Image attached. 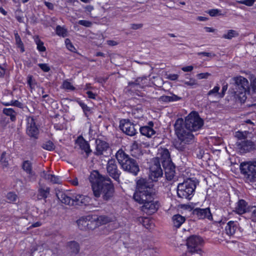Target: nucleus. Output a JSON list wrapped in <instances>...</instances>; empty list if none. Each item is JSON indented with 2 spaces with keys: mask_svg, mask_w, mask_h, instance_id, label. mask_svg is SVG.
<instances>
[{
  "mask_svg": "<svg viewBox=\"0 0 256 256\" xmlns=\"http://www.w3.org/2000/svg\"><path fill=\"white\" fill-rule=\"evenodd\" d=\"M42 250V245L38 244H32L30 249L32 252H34L36 251L41 252Z\"/></svg>",
  "mask_w": 256,
  "mask_h": 256,
  "instance_id": "a18cd8bd",
  "label": "nucleus"
},
{
  "mask_svg": "<svg viewBox=\"0 0 256 256\" xmlns=\"http://www.w3.org/2000/svg\"><path fill=\"white\" fill-rule=\"evenodd\" d=\"M85 9L88 12H90L94 10V7L92 6H88L85 8Z\"/></svg>",
  "mask_w": 256,
  "mask_h": 256,
  "instance_id": "774afa93",
  "label": "nucleus"
},
{
  "mask_svg": "<svg viewBox=\"0 0 256 256\" xmlns=\"http://www.w3.org/2000/svg\"><path fill=\"white\" fill-rule=\"evenodd\" d=\"M172 220L174 226L178 228L185 222L186 218L184 216L177 214L172 216Z\"/></svg>",
  "mask_w": 256,
  "mask_h": 256,
  "instance_id": "c85d7f7f",
  "label": "nucleus"
},
{
  "mask_svg": "<svg viewBox=\"0 0 256 256\" xmlns=\"http://www.w3.org/2000/svg\"><path fill=\"white\" fill-rule=\"evenodd\" d=\"M210 76V74L208 72L206 73H200L197 75V77L199 79L207 78L208 76Z\"/></svg>",
  "mask_w": 256,
  "mask_h": 256,
  "instance_id": "5fc2aeb1",
  "label": "nucleus"
},
{
  "mask_svg": "<svg viewBox=\"0 0 256 256\" xmlns=\"http://www.w3.org/2000/svg\"><path fill=\"white\" fill-rule=\"evenodd\" d=\"M196 184L191 179L187 180L178 186L177 194L179 198L190 200L194 195Z\"/></svg>",
  "mask_w": 256,
  "mask_h": 256,
  "instance_id": "423d86ee",
  "label": "nucleus"
},
{
  "mask_svg": "<svg viewBox=\"0 0 256 256\" xmlns=\"http://www.w3.org/2000/svg\"><path fill=\"white\" fill-rule=\"evenodd\" d=\"M256 0H243L238 2V3L250 6L253 5Z\"/></svg>",
  "mask_w": 256,
  "mask_h": 256,
  "instance_id": "49530a36",
  "label": "nucleus"
},
{
  "mask_svg": "<svg viewBox=\"0 0 256 256\" xmlns=\"http://www.w3.org/2000/svg\"><path fill=\"white\" fill-rule=\"evenodd\" d=\"M198 54L202 55V56H211L212 55L211 53L206 52H200V53H198Z\"/></svg>",
  "mask_w": 256,
  "mask_h": 256,
  "instance_id": "e2e57ef3",
  "label": "nucleus"
},
{
  "mask_svg": "<svg viewBox=\"0 0 256 256\" xmlns=\"http://www.w3.org/2000/svg\"><path fill=\"white\" fill-rule=\"evenodd\" d=\"M204 122L198 114L195 112H191L185 118V124L182 118L176 120L174 124L176 134L178 138L184 144L191 142L194 138L192 132L199 130L203 126Z\"/></svg>",
  "mask_w": 256,
  "mask_h": 256,
  "instance_id": "f257e3e1",
  "label": "nucleus"
},
{
  "mask_svg": "<svg viewBox=\"0 0 256 256\" xmlns=\"http://www.w3.org/2000/svg\"><path fill=\"white\" fill-rule=\"evenodd\" d=\"M50 194V188L40 185L38 190V199L46 198Z\"/></svg>",
  "mask_w": 256,
  "mask_h": 256,
  "instance_id": "bb28decb",
  "label": "nucleus"
},
{
  "mask_svg": "<svg viewBox=\"0 0 256 256\" xmlns=\"http://www.w3.org/2000/svg\"><path fill=\"white\" fill-rule=\"evenodd\" d=\"M96 148L95 154L96 155L103 154L108 148V144L106 142L100 140H96Z\"/></svg>",
  "mask_w": 256,
  "mask_h": 256,
  "instance_id": "aec40b11",
  "label": "nucleus"
},
{
  "mask_svg": "<svg viewBox=\"0 0 256 256\" xmlns=\"http://www.w3.org/2000/svg\"><path fill=\"white\" fill-rule=\"evenodd\" d=\"M78 23L86 27H90L92 25V22L86 20H80L78 21Z\"/></svg>",
  "mask_w": 256,
  "mask_h": 256,
  "instance_id": "09e8293b",
  "label": "nucleus"
},
{
  "mask_svg": "<svg viewBox=\"0 0 256 256\" xmlns=\"http://www.w3.org/2000/svg\"><path fill=\"white\" fill-rule=\"evenodd\" d=\"M165 170V174L166 179L171 180L173 178L175 174V167L172 162L164 163L162 164Z\"/></svg>",
  "mask_w": 256,
  "mask_h": 256,
  "instance_id": "a211bd4d",
  "label": "nucleus"
},
{
  "mask_svg": "<svg viewBox=\"0 0 256 256\" xmlns=\"http://www.w3.org/2000/svg\"><path fill=\"white\" fill-rule=\"evenodd\" d=\"M220 11L218 10V9H212L211 10H210L208 12V14L212 16H214L218 15H219V12Z\"/></svg>",
  "mask_w": 256,
  "mask_h": 256,
  "instance_id": "603ef678",
  "label": "nucleus"
},
{
  "mask_svg": "<svg viewBox=\"0 0 256 256\" xmlns=\"http://www.w3.org/2000/svg\"><path fill=\"white\" fill-rule=\"evenodd\" d=\"M56 34L59 36L62 37L67 36L68 31L64 27L60 26H58L56 28Z\"/></svg>",
  "mask_w": 256,
  "mask_h": 256,
  "instance_id": "c9c22d12",
  "label": "nucleus"
},
{
  "mask_svg": "<svg viewBox=\"0 0 256 256\" xmlns=\"http://www.w3.org/2000/svg\"><path fill=\"white\" fill-rule=\"evenodd\" d=\"M232 80L234 86L231 90L232 94H234L236 100L240 102H244L246 99V94L250 93L248 80L242 76L234 77Z\"/></svg>",
  "mask_w": 256,
  "mask_h": 256,
  "instance_id": "20e7f679",
  "label": "nucleus"
},
{
  "mask_svg": "<svg viewBox=\"0 0 256 256\" xmlns=\"http://www.w3.org/2000/svg\"><path fill=\"white\" fill-rule=\"evenodd\" d=\"M120 128L124 132L130 136H133L136 133V130L134 126L128 120H121Z\"/></svg>",
  "mask_w": 256,
  "mask_h": 256,
  "instance_id": "9b49d317",
  "label": "nucleus"
},
{
  "mask_svg": "<svg viewBox=\"0 0 256 256\" xmlns=\"http://www.w3.org/2000/svg\"><path fill=\"white\" fill-rule=\"evenodd\" d=\"M58 199L62 202L67 205H74V196L72 198V194L68 192H60L57 194Z\"/></svg>",
  "mask_w": 256,
  "mask_h": 256,
  "instance_id": "2eb2a0df",
  "label": "nucleus"
},
{
  "mask_svg": "<svg viewBox=\"0 0 256 256\" xmlns=\"http://www.w3.org/2000/svg\"><path fill=\"white\" fill-rule=\"evenodd\" d=\"M14 37L18 46L22 52H24V45L18 33L14 34Z\"/></svg>",
  "mask_w": 256,
  "mask_h": 256,
  "instance_id": "e433bc0d",
  "label": "nucleus"
},
{
  "mask_svg": "<svg viewBox=\"0 0 256 256\" xmlns=\"http://www.w3.org/2000/svg\"><path fill=\"white\" fill-rule=\"evenodd\" d=\"M250 88L253 92H256V78L251 81Z\"/></svg>",
  "mask_w": 256,
  "mask_h": 256,
  "instance_id": "864d4df0",
  "label": "nucleus"
},
{
  "mask_svg": "<svg viewBox=\"0 0 256 256\" xmlns=\"http://www.w3.org/2000/svg\"><path fill=\"white\" fill-rule=\"evenodd\" d=\"M2 104L5 106H14L18 107H21L22 106V103L18 102V100H11L10 102H2Z\"/></svg>",
  "mask_w": 256,
  "mask_h": 256,
  "instance_id": "37998d69",
  "label": "nucleus"
},
{
  "mask_svg": "<svg viewBox=\"0 0 256 256\" xmlns=\"http://www.w3.org/2000/svg\"><path fill=\"white\" fill-rule=\"evenodd\" d=\"M65 44H66V48L69 50H70V52H76V48L74 46V45L72 44V43L71 42L70 40L69 39H68V38L66 39Z\"/></svg>",
  "mask_w": 256,
  "mask_h": 256,
  "instance_id": "ea45409f",
  "label": "nucleus"
},
{
  "mask_svg": "<svg viewBox=\"0 0 256 256\" xmlns=\"http://www.w3.org/2000/svg\"><path fill=\"white\" fill-rule=\"evenodd\" d=\"M248 210V208L247 206V204L246 202L243 200H240L235 208L236 212L239 214H242L247 212Z\"/></svg>",
  "mask_w": 256,
  "mask_h": 256,
  "instance_id": "a878e982",
  "label": "nucleus"
},
{
  "mask_svg": "<svg viewBox=\"0 0 256 256\" xmlns=\"http://www.w3.org/2000/svg\"><path fill=\"white\" fill-rule=\"evenodd\" d=\"M40 176L42 177L52 184H60L62 182L61 178L59 176L48 174L45 171H43L41 173Z\"/></svg>",
  "mask_w": 256,
  "mask_h": 256,
  "instance_id": "412c9836",
  "label": "nucleus"
},
{
  "mask_svg": "<svg viewBox=\"0 0 256 256\" xmlns=\"http://www.w3.org/2000/svg\"><path fill=\"white\" fill-rule=\"evenodd\" d=\"M68 247L72 252H78L79 250L78 244L74 241H72L68 244Z\"/></svg>",
  "mask_w": 256,
  "mask_h": 256,
  "instance_id": "f704fd0d",
  "label": "nucleus"
},
{
  "mask_svg": "<svg viewBox=\"0 0 256 256\" xmlns=\"http://www.w3.org/2000/svg\"><path fill=\"white\" fill-rule=\"evenodd\" d=\"M34 40L36 44V48L40 52H44L46 50V47L44 46V42L40 40L38 36L34 37Z\"/></svg>",
  "mask_w": 256,
  "mask_h": 256,
  "instance_id": "473e14b6",
  "label": "nucleus"
},
{
  "mask_svg": "<svg viewBox=\"0 0 256 256\" xmlns=\"http://www.w3.org/2000/svg\"><path fill=\"white\" fill-rule=\"evenodd\" d=\"M227 88H228V86L226 85L223 86V87L222 88V92H220V94H223V96H224L225 92H226V90H227Z\"/></svg>",
  "mask_w": 256,
  "mask_h": 256,
  "instance_id": "338daca9",
  "label": "nucleus"
},
{
  "mask_svg": "<svg viewBox=\"0 0 256 256\" xmlns=\"http://www.w3.org/2000/svg\"><path fill=\"white\" fill-rule=\"evenodd\" d=\"M180 99V97L174 94L170 96H162L160 98V100L166 102L178 101Z\"/></svg>",
  "mask_w": 256,
  "mask_h": 256,
  "instance_id": "7c9ffc66",
  "label": "nucleus"
},
{
  "mask_svg": "<svg viewBox=\"0 0 256 256\" xmlns=\"http://www.w3.org/2000/svg\"><path fill=\"white\" fill-rule=\"evenodd\" d=\"M153 123L152 122H149L148 126H144L140 128V133L148 137L152 136L154 134L155 131L152 128Z\"/></svg>",
  "mask_w": 256,
  "mask_h": 256,
  "instance_id": "b1692460",
  "label": "nucleus"
},
{
  "mask_svg": "<svg viewBox=\"0 0 256 256\" xmlns=\"http://www.w3.org/2000/svg\"><path fill=\"white\" fill-rule=\"evenodd\" d=\"M86 94H88V96L89 98H92V99H95L96 95L95 94L93 93L92 92L90 91H88L86 92Z\"/></svg>",
  "mask_w": 256,
  "mask_h": 256,
  "instance_id": "bf43d9fd",
  "label": "nucleus"
},
{
  "mask_svg": "<svg viewBox=\"0 0 256 256\" xmlns=\"http://www.w3.org/2000/svg\"><path fill=\"white\" fill-rule=\"evenodd\" d=\"M39 67L44 72H48L50 70V68L46 64H39Z\"/></svg>",
  "mask_w": 256,
  "mask_h": 256,
  "instance_id": "de8ad7c7",
  "label": "nucleus"
},
{
  "mask_svg": "<svg viewBox=\"0 0 256 256\" xmlns=\"http://www.w3.org/2000/svg\"><path fill=\"white\" fill-rule=\"evenodd\" d=\"M3 112L7 116H10L12 120H14L15 117V112L13 109L11 108H4L3 110Z\"/></svg>",
  "mask_w": 256,
  "mask_h": 256,
  "instance_id": "4c0bfd02",
  "label": "nucleus"
},
{
  "mask_svg": "<svg viewBox=\"0 0 256 256\" xmlns=\"http://www.w3.org/2000/svg\"><path fill=\"white\" fill-rule=\"evenodd\" d=\"M236 145L241 153H246L256 149L255 143L251 140H244L237 142Z\"/></svg>",
  "mask_w": 256,
  "mask_h": 256,
  "instance_id": "f8f14e48",
  "label": "nucleus"
},
{
  "mask_svg": "<svg viewBox=\"0 0 256 256\" xmlns=\"http://www.w3.org/2000/svg\"><path fill=\"white\" fill-rule=\"evenodd\" d=\"M163 172L160 167V161L156 158L152 160L150 168L149 176L152 181H158L162 176Z\"/></svg>",
  "mask_w": 256,
  "mask_h": 256,
  "instance_id": "1a4fd4ad",
  "label": "nucleus"
},
{
  "mask_svg": "<svg viewBox=\"0 0 256 256\" xmlns=\"http://www.w3.org/2000/svg\"><path fill=\"white\" fill-rule=\"evenodd\" d=\"M142 24H131V28L134 30H138L142 27Z\"/></svg>",
  "mask_w": 256,
  "mask_h": 256,
  "instance_id": "052dcab7",
  "label": "nucleus"
},
{
  "mask_svg": "<svg viewBox=\"0 0 256 256\" xmlns=\"http://www.w3.org/2000/svg\"><path fill=\"white\" fill-rule=\"evenodd\" d=\"M238 223L236 222H229L225 228L226 234L228 236L234 234L238 229Z\"/></svg>",
  "mask_w": 256,
  "mask_h": 256,
  "instance_id": "5701e85b",
  "label": "nucleus"
},
{
  "mask_svg": "<svg viewBox=\"0 0 256 256\" xmlns=\"http://www.w3.org/2000/svg\"><path fill=\"white\" fill-rule=\"evenodd\" d=\"M184 84L188 86H193L196 84V81L194 79H190L189 80L185 81Z\"/></svg>",
  "mask_w": 256,
  "mask_h": 256,
  "instance_id": "6e6d98bb",
  "label": "nucleus"
},
{
  "mask_svg": "<svg viewBox=\"0 0 256 256\" xmlns=\"http://www.w3.org/2000/svg\"><path fill=\"white\" fill-rule=\"evenodd\" d=\"M194 68V67L192 66H184L182 68V70L185 72H191Z\"/></svg>",
  "mask_w": 256,
  "mask_h": 256,
  "instance_id": "4d7b16f0",
  "label": "nucleus"
},
{
  "mask_svg": "<svg viewBox=\"0 0 256 256\" xmlns=\"http://www.w3.org/2000/svg\"><path fill=\"white\" fill-rule=\"evenodd\" d=\"M251 218L254 222H256V206L253 207L251 208Z\"/></svg>",
  "mask_w": 256,
  "mask_h": 256,
  "instance_id": "8fccbe9b",
  "label": "nucleus"
},
{
  "mask_svg": "<svg viewBox=\"0 0 256 256\" xmlns=\"http://www.w3.org/2000/svg\"><path fill=\"white\" fill-rule=\"evenodd\" d=\"M154 196L152 189L146 185V180L143 178L138 180L134 199L142 204V210L148 214L155 212L159 207L158 202L154 200Z\"/></svg>",
  "mask_w": 256,
  "mask_h": 256,
  "instance_id": "f03ea898",
  "label": "nucleus"
},
{
  "mask_svg": "<svg viewBox=\"0 0 256 256\" xmlns=\"http://www.w3.org/2000/svg\"><path fill=\"white\" fill-rule=\"evenodd\" d=\"M90 181L96 198L102 196L104 200H108L113 197L114 186L109 178L102 176L98 171H93L90 174Z\"/></svg>",
  "mask_w": 256,
  "mask_h": 256,
  "instance_id": "7ed1b4c3",
  "label": "nucleus"
},
{
  "mask_svg": "<svg viewBox=\"0 0 256 256\" xmlns=\"http://www.w3.org/2000/svg\"><path fill=\"white\" fill-rule=\"evenodd\" d=\"M18 196L14 193L9 192L6 195V199L9 202H14L16 200Z\"/></svg>",
  "mask_w": 256,
  "mask_h": 256,
  "instance_id": "a19ab883",
  "label": "nucleus"
},
{
  "mask_svg": "<svg viewBox=\"0 0 256 256\" xmlns=\"http://www.w3.org/2000/svg\"><path fill=\"white\" fill-rule=\"evenodd\" d=\"M116 158L121 166L122 168L125 171L136 175L139 172V166L136 160L129 157L122 150H118L116 154Z\"/></svg>",
  "mask_w": 256,
  "mask_h": 256,
  "instance_id": "39448f33",
  "label": "nucleus"
},
{
  "mask_svg": "<svg viewBox=\"0 0 256 256\" xmlns=\"http://www.w3.org/2000/svg\"><path fill=\"white\" fill-rule=\"evenodd\" d=\"M138 221L146 228H150L153 226L152 221L147 218H139Z\"/></svg>",
  "mask_w": 256,
  "mask_h": 256,
  "instance_id": "72a5a7b5",
  "label": "nucleus"
},
{
  "mask_svg": "<svg viewBox=\"0 0 256 256\" xmlns=\"http://www.w3.org/2000/svg\"><path fill=\"white\" fill-rule=\"evenodd\" d=\"M202 239L198 236H192L187 240L188 251L192 254H200L201 252L200 246L203 244Z\"/></svg>",
  "mask_w": 256,
  "mask_h": 256,
  "instance_id": "6e6552de",
  "label": "nucleus"
},
{
  "mask_svg": "<svg viewBox=\"0 0 256 256\" xmlns=\"http://www.w3.org/2000/svg\"><path fill=\"white\" fill-rule=\"evenodd\" d=\"M42 146L43 148L50 151L54 150V144L50 141L46 142L42 144Z\"/></svg>",
  "mask_w": 256,
  "mask_h": 256,
  "instance_id": "79ce46f5",
  "label": "nucleus"
},
{
  "mask_svg": "<svg viewBox=\"0 0 256 256\" xmlns=\"http://www.w3.org/2000/svg\"><path fill=\"white\" fill-rule=\"evenodd\" d=\"M220 87L218 86H215L208 92V96H212L216 98H223V94H220L218 92Z\"/></svg>",
  "mask_w": 256,
  "mask_h": 256,
  "instance_id": "2f4dec72",
  "label": "nucleus"
},
{
  "mask_svg": "<svg viewBox=\"0 0 256 256\" xmlns=\"http://www.w3.org/2000/svg\"><path fill=\"white\" fill-rule=\"evenodd\" d=\"M252 134L246 130L237 131L234 133V136L239 140H246L248 138H252Z\"/></svg>",
  "mask_w": 256,
  "mask_h": 256,
  "instance_id": "cd10ccee",
  "label": "nucleus"
},
{
  "mask_svg": "<svg viewBox=\"0 0 256 256\" xmlns=\"http://www.w3.org/2000/svg\"><path fill=\"white\" fill-rule=\"evenodd\" d=\"M71 183L74 186H78V180L77 178H75L71 180Z\"/></svg>",
  "mask_w": 256,
  "mask_h": 256,
  "instance_id": "69168bd1",
  "label": "nucleus"
},
{
  "mask_svg": "<svg viewBox=\"0 0 256 256\" xmlns=\"http://www.w3.org/2000/svg\"><path fill=\"white\" fill-rule=\"evenodd\" d=\"M80 229L82 230H94L97 227L98 224L94 220L93 216H82L77 221Z\"/></svg>",
  "mask_w": 256,
  "mask_h": 256,
  "instance_id": "9d476101",
  "label": "nucleus"
},
{
  "mask_svg": "<svg viewBox=\"0 0 256 256\" xmlns=\"http://www.w3.org/2000/svg\"><path fill=\"white\" fill-rule=\"evenodd\" d=\"M93 218L94 220L98 224L97 226L100 224H104L112 220L110 218L105 216H93Z\"/></svg>",
  "mask_w": 256,
  "mask_h": 256,
  "instance_id": "c756f323",
  "label": "nucleus"
},
{
  "mask_svg": "<svg viewBox=\"0 0 256 256\" xmlns=\"http://www.w3.org/2000/svg\"><path fill=\"white\" fill-rule=\"evenodd\" d=\"M107 172L110 176L116 180H118L120 175V172L118 170L114 160L111 159L108 161L107 164Z\"/></svg>",
  "mask_w": 256,
  "mask_h": 256,
  "instance_id": "4468645a",
  "label": "nucleus"
},
{
  "mask_svg": "<svg viewBox=\"0 0 256 256\" xmlns=\"http://www.w3.org/2000/svg\"><path fill=\"white\" fill-rule=\"evenodd\" d=\"M78 104L82 108L84 112H88L90 110V108L84 102L82 101L78 102Z\"/></svg>",
  "mask_w": 256,
  "mask_h": 256,
  "instance_id": "3c124183",
  "label": "nucleus"
},
{
  "mask_svg": "<svg viewBox=\"0 0 256 256\" xmlns=\"http://www.w3.org/2000/svg\"><path fill=\"white\" fill-rule=\"evenodd\" d=\"M76 144L77 146H79L80 148L86 153L87 156H88L91 153L92 150L90 148V144L82 136L78 138Z\"/></svg>",
  "mask_w": 256,
  "mask_h": 256,
  "instance_id": "dca6fc26",
  "label": "nucleus"
},
{
  "mask_svg": "<svg viewBox=\"0 0 256 256\" xmlns=\"http://www.w3.org/2000/svg\"><path fill=\"white\" fill-rule=\"evenodd\" d=\"M22 169L28 174V178L31 181H34L36 180V175L34 172L32 170V163L29 160H25L22 164Z\"/></svg>",
  "mask_w": 256,
  "mask_h": 256,
  "instance_id": "6ab92c4d",
  "label": "nucleus"
},
{
  "mask_svg": "<svg viewBox=\"0 0 256 256\" xmlns=\"http://www.w3.org/2000/svg\"><path fill=\"white\" fill-rule=\"evenodd\" d=\"M45 4L46 6L50 9H52L54 8V5L51 2H45Z\"/></svg>",
  "mask_w": 256,
  "mask_h": 256,
  "instance_id": "0e129e2a",
  "label": "nucleus"
},
{
  "mask_svg": "<svg viewBox=\"0 0 256 256\" xmlns=\"http://www.w3.org/2000/svg\"><path fill=\"white\" fill-rule=\"evenodd\" d=\"M240 170L247 182H256V162H243L240 164Z\"/></svg>",
  "mask_w": 256,
  "mask_h": 256,
  "instance_id": "0eeeda50",
  "label": "nucleus"
},
{
  "mask_svg": "<svg viewBox=\"0 0 256 256\" xmlns=\"http://www.w3.org/2000/svg\"><path fill=\"white\" fill-rule=\"evenodd\" d=\"M26 132L29 136L34 138H36L38 134V129L32 117L27 118Z\"/></svg>",
  "mask_w": 256,
  "mask_h": 256,
  "instance_id": "ddd939ff",
  "label": "nucleus"
},
{
  "mask_svg": "<svg viewBox=\"0 0 256 256\" xmlns=\"http://www.w3.org/2000/svg\"><path fill=\"white\" fill-rule=\"evenodd\" d=\"M195 212L197 216L200 219L205 218L210 219L212 218V214L208 208L196 209Z\"/></svg>",
  "mask_w": 256,
  "mask_h": 256,
  "instance_id": "393cba45",
  "label": "nucleus"
},
{
  "mask_svg": "<svg viewBox=\"0 0 256 256\" xmlns=\"http://www.w3.org/2000/svg\"><path fill=\"white\" fill-rule=\"evenodd\" d=\"M156 158L159 161L160 160L162 164L164 163H166L171 162L170 152L168 150L165 148H158V156Z\"/></svg>",
  "mask_w": 256,
  "mask_h": 256,
  "instance_id": "f3484780",
  "label": "nucleus"
},
{
  "mask_svg": "<svg viewBox=\"0 0 256 256\" xmlns=\"http://www.w3.org/2000/svg\"><path fill=\"white\" fill-rule=\"evenodd\" d=\"M238 33L234 30H229L228 32L224 34L223 38L226 39H231L232 38L236 36Z\"/></svg>",
  "mask_w": 256,
  "mask_h": 256,
  "instance_id": "58836bf2",
  "label": "nucleus"
},
{
  "mask_svg": "<svg viewBox=\"0 0 256 256\" xmlns=\"http://www.w3.org/2000/svg\"><path fill=\"white\" fill-rule=\"evenodd\" d=\"M28 84L30 88H32L34 84V80L32 77L31 76H29L28 77Z\"/></svg>",
  "mask_w": 256,
  "mask_h": 256,
  "instance_id": "13d9d810",
  "label": "nucleus"
},
{
  "mask_svg": "<svg viewBox=\"0 0 256 256\" xmlns=\"http://www.w3.org/2000/svg\"><path fill=\"white\" fill-rule=\"evenodd\" d=\"M74 200L76 205H87L89 204L90 198L86 196L76 194L74 196Z\"/></svg>",
  "mask_w": 256,
  "mask_h": 256,
  "instance_id": "4be33fe9",
  "label": "nucleus"
},
{
  "mask_svg": "<svg viewBox=\"0 0 256 256\" xmlns=\"http://www.w3.org/2000/svg\"><path fill=\"white\" fill-rule=\"evenodd\" d=\"M204 28L206 32H213L215 31L214 29L210 27H205Z\"/></svg>",
  "mask_w": 256,
  "mask_h": 256,
  "instance_id": "680f3d73",
  "label": "nucleus"
},
{
  "mask_svg": "<svg viewBox=\"0 0 256 256\" xmlns=\"http://www.w3.org/2000/svg\"><path fill=\"white\" fill-rule=\"evenodd\" d=\"M62 87L68 90H74V88L72 84L68 80H65L64 82Z\"/></svg>",
  "mask_w": 256,
  "mask_h": 256,
  "instance_id": "c03bdc74",
  "label": "nucleus"
}]
</instances>
